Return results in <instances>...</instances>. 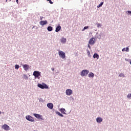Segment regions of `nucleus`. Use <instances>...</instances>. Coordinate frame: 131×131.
Masks as SVG:
<instances>
[{"instance_id":"nucleus-1","label":"nucleus","mask_w":131,"mask_h":131,"mask_svg":"<svg viewBox=\"0 0 131 131\" xmlns=\"http://www.w3.org/2000/svg\"><path fill=\"white\" fill-rule=\"evenodd\" d=\"M90 73V71L88 70H83L81 72L80 75L81 76H86Z\"/></svg>"},{"instance_id":"nucleus-2","label":"nucleus","mask_w":131,"mask_h":131,"mask_svg":"<svg viewBox=\"0 0 131 131\" xmlns=\"http://www.w3.org/2000/svg\"><path fill=\"white\" fill-rule=\"evenodd\" d=\"M58 55L60 58L62 59H65L66 58V55L65 54V53L63 51H59L58 52Z\"/></svg>"},{"instance_id":"nucleus-3","label":"nucleus","mask_w":131,"mask_h":131,"mask_svg":"<svg viewBox=\"0 0 131 131\" xmlns=\"http://www.w3.org/2000/svg\"><path fill=\"white\" fill-rule=\"evenodd\" d=\"M37 86L38 88H40V89H49V86L46 84L45 83H43L42 84L38 83L37 85Z\"/></svg>"},{"instance_id":"nucleus-4","label":"nucleus","mask_w":131,"mask_h":131,"mask_svg":"<svg viewBox=\"0 0 131 131\" xmlns=\"http://www.w3.org/2000/svg\"><path fill=\"white\" fill-rule=\"evenodd\" d=\"M26 119H27V120H28L29 121H31V122H33V121H34V118H33V117H32L30 115L26 116Z\"/></svg>"},{"instance_id":"nucleus-5","label":"nucleus","mask_w":131,"mask_h":131,"mask_svg":"<svg viewBox=\"0 0 131 131\" xmlns=\"http://www.w3.org/2000/svg\"><path fill=\"white\" fill-rule=\"evenodd\" d=\"M40 72L35 71L33 73V75L35 76V78H37L39 76H40Z\"/></svg>"},{"instance_id":"nucleus-6","label":"nucleus","mask_w":131,"mask_h":131,"mask_svg":"<svg viewBox=\"0 0 131 131\" xmlns=\"http://www.w3.org/2000/svg\"><path fill=\"white\" fill-rule=\"evenodd\" d=\"M34 116L36 117V118H37L38 119H41V120H43V119L42 118V116L41 115L37 114H34Z\"/></svg>"},{"instance_id":"nucleus-7","label":"nucleus","mask_w":131,"mask_h":131,"mask_svg":"<svg viewBox=\"0 0 131 131\" xmlns=\"http://www.w3.org/2000/svg\"><path fill=\"white\" fill-rule=\"evenodd\" d=\"M73 91L72 90H70V89H67L66 91V94L67 96H71V95H72L73 94Z\"/></svg>"},{"instance_id":"nucleus-8","label":"nucleus","mask_w":131,"mask_h":131,"mask_svg":"<svg viewBox=\"0 0 131 131\" xmlns=\"http://www.w3.org/2000/svg\"><path fill=\"white\" fill-rule=\"evenodd\" d=\"M2 128L5 129V130H9L10 129V126L9 125L5 124L2 126Z\"/></svg>"},{"instance_id":"nucleus-9","label":"nucleus","mask_w":131,"mask_h":131,"mask_svg":"<svg viewBox=\"0 0 131 131\" xmlns=\"http://www.w3.org/2000/svg\"><path fill=\"white\" fill-rule=\"evenodd\" d=\"M40 25H41V26H43V25H46V24H48V21L47 20H41L39 21Z\"/></svg>"},{"instance_id":"nucleus-10","label":"nucleus","mask_w":131,"mask_h":131,"mask_svg":"<svg viewBox=\"0 0 131 131\" xmlns=\"http://www.w3.org/2000/svg\"><path fill=\"white\" fill-rule=\"evenodd\" d=\"M89 45H94L95 43V38L94 37L91 38L89 41Z\"/></svg>"},{"instance_id":"nucleus-11","label":"nucleus","mask_w":131,"mask_h":131,"mask_svg":"<svg viewBox=\"0 0 131 131\" xmlns=\"http://www.w3.org/2000/svg\"><path fill=\"white\" fill-rule=\"evenodd\" d=\"M47 107H48L49 109H53V108H54V104L52 103H49L47 104Z\"/></svg>"},{"instance_id":"nucleus-12","label":"nucleus","mask_w":131,"mask_h":131,"mask_svg":"<svg viewBox=\"0 0 131 131\" xmlns=\"http://www.w3.org/2000/svg\"><path fill=\"white\" fill-rule=\"evenodd\" d=\"M23 68L25 71H27L29 69V66L28 64H24L23 66Z\"/></svg>"},{"instance_id":"nucleus-13","label":"nucleus","mask_w":131,"mask_h":131,"mask_svg":"<svg viewBox=\"0 0 131 131\" xmlns=\"http://www.w3.org/2000/svg\"><path fill=\"white\" fill-rule=\"evenodd\" d=\"M96 121L98 123H100L102 122V121H103V119L102 118L98 117L96 119Z\"/></svg>"},{"instance_id":"nucleus-14","label":"nucleus","mask_w":131,"mask_h":131,"mask_svg":"<svg viewBox=\"0 0 131 131\" xmlns=\"http://www.w3.org/2000/svg\"><path fill=\"white\" fill-rule=\"evenodd\" d=\"M60 30H61V27H60V26H58L56 27L55 32H59V31H60Z\"/></svg>"},{"instance_id":"nucleus-15","label":"nucleus","mask_w":131,"mask_h":131,"mask_svg":"<svg viewBox=\"0 0 131 131\" xmlns=\"http://www.w3.org/2000/svg\"><path fill=\"white\" fill-rule=\"evenodd\" d=\"M122 52H129V49L128 47L124 48L122 50Z\"/></svg>"},{"instance_id":"nucleus-16","label":"nucleus","mask_w":131,"mask_h":131,"mask_svg":"<svg viewBox=\"0 0 131 131\" xmlns=\"http://www.w3.org/2000/svg\"><path fill=\"white\" fill-rule=\"evenodd\" d=\"M89 77H94V76H95V74L92 73V72H90L89 73V74L88 75Z\"/></svg>"},{"instance_id":"nucleus-17","label":"nucleus","mask_w":131,"mask_h":131,"mask_svg":"<svg viewBox=\"0 0 131 131\" xmlns=\"http://www.w3.org/2000/svg\"><path fill=\"white\" fill-rule=\"evenodd\" d=\"M60 111L62 114H66V113H65V112H66L65 108H61Z\"/></svg>"},{"instance_id":"nucleus-18","label":"nucleus","mask_w":131,"mask_h":131,"mask_svg":"<svg viewBox=\"0 0 131 131\" xmlns=\"http://www.w3.org/2000/svg\"><path fill=\"white\" fill-rule=\"evenodd\" d=\"M93 58L94 59H96V58L97 59H99V55L98 54L95 53L93 55Z\"/></svg>"},{"instance_id":"nucleus-19","label":"nucleus","mask_w":131,"mask_h":131,"mask_svg":"<svg viewBox=\"0 0 131 131\" xmlns=\"http://www.w3.org/2000/svg\"><path fill=\"white\" fill-rule=\"evenodd\" d=\"M61 42L62 43H65L66 42V38H62L60 40Z\"/></svg>"},{"instance_id":"nucleus-20","label":"nucleus","mask_w":131,"mask_h":131,"mask_svg":"<svg viewBox=\"0 0 131 131\" xmlns=\"http://www.w3.org/2000/svg\"><path fill=\"white\" fill-rule=\"evenodd\" d=\"M47 30L48 31H52L53 30V27H52L51 26L48 27L47 28Z\"/></svg>"},{"instance_id":"nucleus-21","label":"nucleus","mask_w":131,"mask_h":131,"mask_svg":"<svg viewBox=\"0 0 131 131\" xmlns=\"http://www.w3.org/2000/svg\"><path fill=\"white\" fill-rule=\"evenodd\" d=\"M56 114L59 116H60V117H63L64 116L62 115V114H60V112H57Z\"/></svg>"},{"instance_id":"nucleus-22","label":"nucleus","mask_w":131,"mask_h":131,"mask_svg":"<svg viewBox=\"0 0 131 131\" xmlns=\"http://www.w3.org/2000/svg\"><path fill=\"white\" fill-rule=\"evenodd\" d=\"M119 76L120 77H125V76H124V74H123V73H120L119 75Z\"/></svg>"},{"instance_id":"nucleus-23","label":"nucleus","mask_w":131,"mask_h":131,"mask_svg":"<svg viewBox=\"0 0 131 131\" xmlns=\"http://www.w3.org/2000/svg\"><path fill=\"white\" fill-rule=\"evenodd\" d=\"M104 4V2H101L100 4L97 6V8H100V7H102Z\"/></svg>"},{"instance_id":"nucleus-24","label":"nucleus","mask_w":131,"mask_h":131,"mask_svg":"<svg viewBox=\"0 0 131 131\" xmlns=\"http://www.w3.org/2000/svg\"><path fill=\"white\" fill-rule=\"evenodd\" d=\"M86 52H87V54H88V55L89 56V57H91V52H90V51L87 50Z\"/></svg>"},{"instance_id":"nucleus-25","label":"nucleus","mask_w":131,"mask_h":131,"mask_svg":"<svg viewBox=\"0 0 131 131\" xmlns=\"http://www.w3.org/2000/svg\"><path fill=\"white\" fill-rule=\"evenodd\" d=\"M23 78H24L25 79H28V77L27 76V75H24Z\"/></svg>"},{"instance_id":"nucleus-26","label":"nucleus","mask_w":131,"mask_h":131,"mask_svg":"<svg viewBox=\"0 0 131 131\" xmlns=\"http://www.w3.org/2000/svg\"><path fill=\"white\" fill-rule=\"evenodd\" d=\"M127 98L128 99H130V98H131V94H128L127 96Z\"/></svg>"},{"instance_id":"nucleus-27","label":"nucleus","mask_w":131,"mask_h":131,"mask_svg":"<svg viewBox=\"0 0 131 131\" xmlns=\"http://www.w3.org/2000/svg\"><path fill=\"white\" fill-rule=\"evenodd\" d=\"M15 69H19V65L16 64L15 66Z\"/></svg>"},{"instance_id":"nucleus-28","label":"nucleus","mask_w":131,"mask_h":131,"mask_svg":"<svg viewBox=\"0 0 131 131\" xmlns=\"http://www.w3.org/2000/svg\"><path fill=\"white\" fill-rule=\"evenodd\" d=\"M102 25L101 24H97V27L99 28V27H101Z\"/></svg>"},{"instance_id":"nucleus-29","label":"nucleus","mask_w":131,"mask_h":131,"mask_svg":"<svg viewBox=\"0 0 131 131\" xmlns=\"http://www.w3.org/2000/svg\"><path fill=\"white\" fill-rule=\"evenodd\" d=\"M88 28H89L88 26H85V27H84L83 30H85V29H88Z\"/></svg>"},{"instance_id":"nucleus-30","label":"nucleus","mask_w":131,"mask_h":131,"mask_svg":"<svg viewBox=\"0 0 131 131\" xmlns=\"http://www.w3.org/2000/svg\"><path fill=\"white\" fill-rule=\"evenodd\" d=\"M48 2H49L50 4H53V2H52V0H47Z\"/></svg>"},{"instance_id":"nucleus-31","label":"nucleus","mask_w":131,"mask_h":131,"mask_svg":"<svg viewBox=\"0 0 131 131\" xmlns=\"http://www.w3.org/2000/svg\"><path fill=\"white\" fill-rule=\"evenodd\" d=\"M43 18V16H40V20H42Z\"/></svg>"},{"instance_id":"nucleus-32","label":"nucleus","mask_w":131,"mask_h":131,"mask_svg":"<svg viewBox=\"0 0 131 131\" xmlns=\"http://www.w3.org/2000/svg\"><path fill=\"white\" fill-rule=\"evenodd\" d=\"M88 48H89V49H91V46H90V45H89V44H88Z\"/></svg>"},{"instance_id":"nucleus-33","label":"nucleus","mask_w":131,"mask_h":131,"mask_svg":"<svg viewBox=\"0 0 131 131\" xmlns=\"http://www.w3.org/2000/svg\"><path fill=\"white\" fill-rule=\"evenodd\" d=\"M51 69H52V71H54V68H52Z\"/></svg>"},{"instance_id":"nucleus-34","label":"nucleus","mask_w":131,"mask_h":131,"mask_svg":"<svg viewBox=\"0 0 131 131\" xmlns=\"http://www.w3.org/2000/svg\"><path fill=\"white\" fill-rule=\"evenodd\" d=\"M16 3H17V4H18V0H16Z\"/></svg>"},{"instance_id":"nucleus-35","label":"nucleus","mask_w":131,"mask_h":131,"mask_svg":"<svg viewBox=\"0 0 131 131\" xmlns=\"http://www.w3.org/2000/svg\"><path fill=\"white\" fill-rule=\"evenodd\" d=\"M0 114H2V112L0 111Z\"/></svg>"},{"instance_id":"nucleus-36","label":"nucleus","mask_w":131,"mask_h":131,"mask_svg":"<svg viewBox=\"0 0 131 131\" xmlns=\"http://www.w3.org/2000/svg\"><path fill=\"white\" fill-rule=\"evenodd\" d=\"M6 2H8V0H6Z\"/></svg>"},{"instance_id":"nucleus-37","label":"nucleus","mask_w":131,"mask_h":131,"mask_svg":"<svg viewBox=\"0 0 131 131\" xmlns=\"http://www.w3.org/2000/svg\"><path fill=\"white\" fill-rule=\"evenodd\" d=\"M11 0H10V2H11Z\"/></svg>"}]
</instances>
